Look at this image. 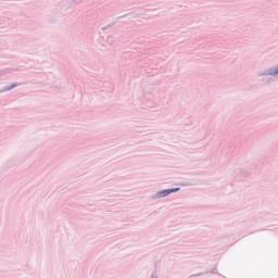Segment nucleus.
I'll return each instance as SVG.
<instances>
[{
    "instance_id": "obj_1",
    "label": "nucleus",
    "mask_w": 278,
    "mask_h": 278,
    "mask_svg": "<svg viewBox=\"0 0 278 278\" xmlns=\"http://www.w3.org/2000/svg\"><path fill=\"white\" fill-rule=\"evenodd\" d=\"M173 192H179V188L163 190V191L159 192V195L160 197H168V194H170Z\"/></svg>"
},
{
    "instance_id": "obj_2",
    "label": "nucleus",
    "mask_w": 278,
    "mask_h": 278,
    "mask_svg": "<svg viewBox=\"0 0 278 278\" xmlns=\"http://www.w3.org/2000/svg\"><path fill=\"white\" fill-rule=\"evenodd\" d=\"M271 75H278V66L271 72Z\"/></svg>"
}]
</instances>
